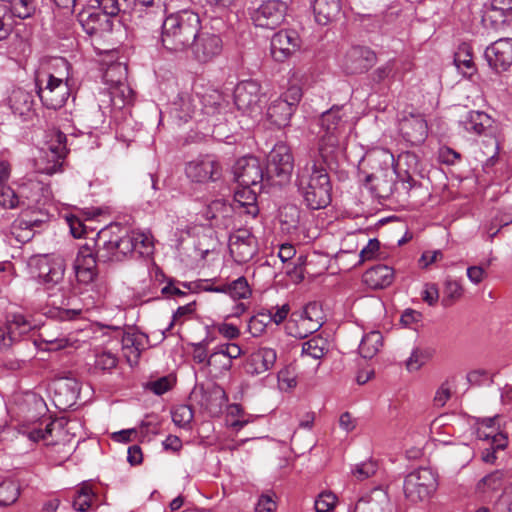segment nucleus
Masks as SVG:
<instances>
[{"label": "nucleus", "mask_w": 512, "mask_h": 512, "mask_svg": "<svg viewBox=\"0 0 512 512\" xmlns=\"http://www.w3.org/2000/svg\"><path fill=\"white\" fill-rule=\"evenodd\" d=\"M161 42L171 52L188 51L201 30L200 16L191 10H181L162 18Z\"/></svg>", "instance_id": "obj_1"}, {"label": "nucleus", "mask_w": 512, "mask_h": 512, "mask_svg": "<svg viewBox=\"0 0 512 512\" xmlns=\"http://www.w3.org/2000/svg\"><path fill=\"white\" fill-rule=\"evenodd\" d=\"M296 186L308 208L318 210L331 202L332 186L326 169L316 160L297 171Z\"/></svg>", "instance_id": "obj_2"}, {"label": "nucleus", "mask_w": 512, "mask_h": 512, "mask_svg": "<svg viewBox=\"0 0 512 512\" xmlns=\"http://www.w3.org/2000/svg\"><path fill=\"white\" fill-rule=\"evenodd\" d=\"M393 160V155L386 152L367 158L372 171L365 174L364 186L375 197L387 199L399 189L395 181L396 169L393 167Z\"/></svg>", "instance_id": "obj_3"}, {"label": "nucleus", "mask_w": 512, "mask_h": 512, "mask_svg": "<svg viewBox=\"0 0 512 512\" xmlns=\"http://www.w3.org/2000/svg\"><path fill=\"white\" fill-rule=\"evenodd\" d=\"M100 263L122 262L131 256V240L117 224L101 229L92 240Z\"/></svg>", "instance_id": "obj_4"}, {"label": "nucleus", "mask_w": 512, "mask_h": 512, "mask_svg": "<svg viewBox=\"0 0 512 512\" xmlns=\"http://www.w3.org/2000/svg\"><path fill=\"white\" fill-rule=\"evenodd\" d=\"M343 117V106H334L321 115L317 153L324 162L339 146L346 122Z\"/></svg>", "instance_id": "obj_5"}, {"label": "nucleus", "mask_w": 512, "mask_h": 512, "mask_svg": "<svg viewBox=\"0 0 512 512\" xmlns=\"http://www.w3.org/2000/svg\"><path fill=\"white\" fill-rule=\"evenodd\" d=\"M294 159L285 143H277L270 151L266 165V182L282 186L290 181Z\"/></svg>", "instance_id": "obj_6"}, {"label": "nucleus", "mask_w": 512, "mask_h": 512, "mask_svg": "<svg viewBox=\"0 0 512 512\" xmlns=\"http://www.w3.org/2000/svg\"><path fill=\"white\" fill-rule=\"evenodd\" d=\"M437 488V478L430 468H418L404 479L405 497L412 503L428 500Z\"/></svg>", "instance_id": "obj_7"}, {"label": "nucleus", "mask_w": 512, "mask_h": 512, "mask_svg": "<svg viewBox=\"0 0 512 512\" xmlns=\"http://www.w3.org/2000/svg\"><path fill=\"white\" fill-rule=\"evenodd\" d=\"M43 82L42 78H36L37 94L43 105L48 109H60L69 97L68 84L62 78H57L52 74L46 75L44 87L42 86Z\"/></svg>", "instance_id": "obj_8"}, {"label": "nucleus", "mask_w": 512, "mask_h": 512, "mask_svg": "<svg viewBox=\"0 0 512 512\" xmlns=\"http://www.w3.org/2000/svg\"><path fill=\"white\" fill-rule=\"evenodd\" d=\"M66 142V134L59 130L53 133L48 144V150L43 152L44 155L37 160L38 172L52 175L61 170L62 160L68 153Z\"/></svg>", "instance_id": "obj_9"}, {"label": "nucleus", "mask_w": 512, "mask_h": 512, "mask_svg": "<svg viewBox=\"0 0 512 512\" xmlns=\"http://www.w3.org/2000/svg\"><path fill=\"white\" fill-rule=\"evenodd\" d=\"M233 174L240 186L258 187V190H262L263 182L266 181V173L259 159L254 156L238 159L233 166Z\"/></svg>", "instance_id": "obj_10"}, {"label": "nucleus", "mask_w": 512, "mask_h": 512, "mask_svg": "<svg viewBox=\"0 0 512 512\" xmlns=\"http://www.w3.org/2000/svg\"><path fill=\"white\" fill-rule=\"evenodd\" d=\"M185 174L194 183L215 182L222 176V167L213 157L205 156L188 162Z\"/></svg>", "instance_id": "obj_11"}, {"label": "nucleus", "mask_w": 512, "mask_h": 512, "mask_svg": "<svg viewBox=\"0 0 512 512\" xmlns=\"http://www.w3.org/2000/svg\"><path fill=\"white\" fill-rule=\"evenodd\" d=\"M377 62L376 53L366 46H352L344 55L342 67L346 74L356 75L367 72Z\"/></svg>", "instance_id": "obj_12"}, {"label": "nucleus", "mask_w": 512, "mask_h": 512, "mask_svg": "<svg viewBox=\"0 0 512 512\" xmlns=\"http://www.w3.org/2000/svg\"><path fill=\"white\" fill-rule=\"evenodd\" d=\"M38 277L50 290L61 285L64 279L66 263L64 258L57 255H44L37 260Z\"/></svg>", "instance_id": "obj_13"}, {"label": "nucleus", "mask_w": 512, "mask_h": 512, "mask_svg": "<svg viewBox=\"0 0 512 512\" xmlns=\"http://www.w3.org/2000/svg\"><path fill=\"white\" fill-rule=\"evenodd\" d=\"M287 5L280 0H268L252 13V20L258 27L275 29L285 20Z\"/></svg>", "instance_id": "obj_14"}, {"label": "nucleus", "mask_w": 512, "mask_h": 512, "mask_svg": "<svg viewBox=\"0 0 512 512\" xmlns=\"http://www.w3.org/2000/svg\"><path fill=\"white\" fill-rule=\"evenodd\" d=\"M229 251L235 262H249L257 253V241L247 229H237L229 237Z\"/></svg>", "instance_id": "obj_15"}, {"label": "nucleus", "mask_w": 512, "mask_h": 512, "mask_svg": "<svg viewBox=\"0 0 512 512\" xmlns=\"http://www.w3.org/2000/svg\"><path fill=\"white\" fill-rule=\"evenodd\" d=\"M484 57L497 73L507 71L512 65V38H500L488 46Z\"/></svg>", "instance_id": "obj_16"}, {"label": "nucleus", "mask_w": 512, "mask_h": 512, "mask_svg": "<svg viewBox=\"0 0 512 512\" xmlns=\"http://www.w3.org/2000/svg\"><path fill=\"white\" fill-rule=\"evenodd\" d=\"M222 48L223 43L218 35L201 29L189 50L197 61L206 63L217 57Z\"/></svg>", "instance_id": "obj_17"}, {"label": "nucleus", "mask_w": 512, "mask_h": 512, "mask_svg": "<svg viewBox=\"0 0 512 512\" xmlns=\"http://www.w3.org/2000/svg\"><path fill=\"white\" fill-rule=\"evenodd\" d=\"M78 20L84 31L92 37L103 38L113 30V20L99 11L82 10Z\"/></svg>", "instance_id": "obj_18"}, {"label": "nucleus", "mask_w": 512, "mask_h": 512, "mask_svg": "<svg viewBox=\"0 0 512 512\" xmlns=\"http://www.w3.org/2000/svg\"><path fill=\"white\" fill-rule=\"evenodd\" d=\"M399 130L411 145L423 143L428 135L427 122L420 113L404 115L399 121Z\"/></svg>", "instance_id": "obj_19"}, {"label": "nucleus", "mask_w": 512, "mask_h": 512, "mask_svg": "<svg viewBox=\"0 0 512 512\" xmlns=\"http://www.w3.org/2000/svg\"><path fill=\"white\" fill-rule=\"evenodd\" d=\"M300 37L294 30H281L271 39V53L276 61H284L300 48Z\"/></svg>", "instance_id": "obj_20"}, {"label": "nucleus", "mask_w": 512, "mask_h": 512, "mask_svg": "<svg viewBox=\"0 0 512 512\" xmlns=\"http://www.w3.org/2000/svg\"><path fill=\"white\" fill-rule=\"evenodd\" d=\"M236 208L224 199H216L209 203L204 211V217L211 227L228 229L233 225Z\"/></svg>", "instance_id": "obj_21"}, {"label": "nucleus", "mask_w": 512, "mask_h": 512, "mask_svg": "<svg viewBox=\"0 0 512 512\" xmlns=\"http://www.w3.org/2000/svg\"><path fill=\"white\" fill-rule=\"evenodd\" d=\"M260 85L253 80L239 83L234 91V102L239 110L253 111L259 107Z\"/></svg>", "instance_id": "obj_22"}, {"label": "nucleus", "mask_w": 512, "mask_h": 512, "mask_svg": "<svg viewBox=\"0 0 512 512\" xmlns=\"http://www.w3.org/2000/svg\"><path fill=\"white\" fill-rule=\"evenodd\" d=\"M277 359L276 351L272 348H260L251 353L246 363V371L251 375H260L270 370Z\"/></svg>", "instance_id": "obj_23"}, {"label": "nucleus", "mask_w": 512, "mask_h": 512, "mask_svg": "<svg viewBox=\"0 0 512 512\" xmlns=\"http://www.w3.org/2000/svg\"><path fill=\"white\" fill-rule=\"evenodd\" d=\"M242 188L235 192L234 200L236 202V211L244 213L252 218H255L259 214V208L257 206V193L258 187L252 186H241Z\"/></svg>", "instance_id": "obj_24"}, {"label": "nucleus", "mask_w": 512, "mask_h": 512, "mask_svg": "<svg viewBox=\"0 0 512 512\" xmlns=\"http://www.w3.org/2000/svg\"><path fill=\"white\" fill-rule=\"evenodd\" d=\"M10 108L14 114L30 119L34 114V96L21 88L14 89L9 97Z\"/></svg>", "instance_id": "obj_25"}, {"label": "nucleus", "mask_w": 512, "mask_h": 512, "mask_svg": "<svg viewBox=\"0 0 512 512\" xmlns=\"http://www.w3.org/2000/svg\"><path fill=\"white\" fill-rule=\"evenodd\" d=\"M205 290L217 293H225L229 295L233 300L247 299L252 294V290L244 276L217 286L210 285L206 287Z\"/></svg>", "instance_id": "obj_26"}, {"label": "nucleus", "mask_w": 512, "mask_h": 512, "mask_svg": "<svg viewBox=\"0 0 512 512\" xmlns=\"http://www.w3.org/2000/svg\"><path fill=\"white\" fill-rule=\"evenodd\" d=\"M388 508V495L382 489H375L357 501L353 512H386Z\"/></svg>", "instance_id": "obj_27"}, {"label": "nucleus", "mask_w": 512, "mask_h": 512, "mask_svg": "<svg viewBox=\"0 0 512 512\" xmlns=\"http://www.w3.org/2000/svg\"><path fill=\"white\" fill-rule=\"evenodd\" d=\"M199 104L202 105L201 111L211 117L224 114L228 107V102L223 94L215 89L207 90L199 98Z\"/></svg>", "instance_id": "obj_28"}, {"label": "nucleus", "mask_w": 512, "mask_h": 512, "mask_svg": "<svg viewBox=\"0 0 512 512\" xmlns=\"http://www.w3.org/2000/svg\"><path fill=\"white\" fill-rule=\"evenodd\" d=\"M484 21H490L494 29H500L505 24L512 23V5L504 0H493L491 9L486 12Z\"/></svg>", "instance_id": "obj_29"}, {"label": "nucleus", "mask_w": 512, "mask_h": 512, "mask_svg": "<svg viewBox=\"0 0 512 512\" xmlns=\"http://www.w3.org/2000/svg\"><path fill=\"white\" fill-rule=\"evenodd\" d=\"M198 394L201 396L199 404L209 411L220 409L227 401L225 391L218 385H213L207 389L200 386L198 390L194 391L196 397Z\"/></svg>", "instance_id": "obj_30"}, {"label": "nucleus", "mask_w": 512, "mask_h": 512, "mask_svg": "<svg viewBox=\"0 0 512 512\" xmlns=\"http://www.w3.org/2000/svg\"><path fill=\"white\" fill-rule=\"evenodd\" d=\"M340 11V0H315L313 4L315 20L320 25H327L334 21Z\"/></svg>", "instance_id": "obj_31"}, {"label": "nucleus", "mask_w": 512, "mask_h": 512, "mask_svg": "<svg viewBox=\"0 0 512 512\" xmlns=\"http://www.w3.org/2000/svg\"><path fill=\"white\" fill-rule=\"evenodd\" d=\"M394 271L386 265H377L364 273L365 282L374 289H382L392 284Z\"/></svg>", "instance_id": "obj_32"}, {"label": "nucleus", "mask_w": 512, "mask_h": 512, "mask_svg": "<svg viewBox=\"0 0 512 512\" xmlns=\"http://www.w3.org/2000/svg\"><path fill=\"white\" fill-rule=\"evenodd\" d=\"M198 106V96L182 93L179 95L178 99L173 102V112L179 120L187 122L196 114Z\"/></svg>", "instance_id": "obj_33"}, {"label": "nucleus", "mask_w": 512, "mask_h": 512, "mask_svg": "<svg viewBox=\"0 0 512 512\" xmlns=\"http://www.w3.org/2000/svg\"><path fill=\"white\" fill-rule=\"evenodd\" d=\"M31 328V323L22 314H12L7 318L4 326L7 342L12 346L22 335L28 333Z\"/></svg>", "instance_id": "obj_34"}, {"label": "nucleus", "mask_w": 512, "mask_h": 512, "mask_svg": "<svg viewBox=\"0 0 512 512\" xmlns=\"http://www.w3.org/2000/svg\"><path fill=\"white\" fill-rule=\"evenodd\" d=\"M294 111L289 103L279 100L278 98L271 102L267 109V117L270 122L277 127H285L289 124Z\"/></svg>", "instance_id": "obj_35"}, {"label": "nucleus", "mask_w": 512, "mask_h": 512, "mask_svg": "<svg viewBox=\"0 0 512 512\" xmlns=\"http://www.w3.org/2000/svg\"><path fill=\"white\" fill-rule=\"evenodd\" d=\"M29 185L39 188L38 183L29 181V183H25L21 186L20 195H18L7 184L0 185V205L8 209H13L18 206H24L25 203L24 201L20 200V198L24 196L25 190L28 188Z\"/></svg>", "instance_id": "obj_36"}, {"label": "nucleus", "mask_w": 512, "mask_h": 512, "mask_svg": "<svg viewBox=\"0 0 512 512\" xmlns=\"http://www.w3.org/2000/svg\"><path fill=\"white\" fill-rule=\"evenodd\" d=\"M38 341L45 344L46 350L57 351L70 345L69 339L62 333H56L52 327L45 325L39 333Z\"/></svg>", "instance_id": "obj_37"}, {"label": "nucleus", "mask_w": 512, "mask_h": 512, "mask_svg": "<svg viewBox=\"0 0 512 512\" xmlns=\"http://www.w3.org/2000/svg\"><path fill=\"white\" fill-rule=\"evenodd\" d=\"M383 345V336L379 331L365 334L359 345V354L365 359H372Z\"/></svg>", "instance_id": "obj_38"}, {"label": "nucleus", "mask_w": 512, "mask_h": 512, "mask_svg": "<svg viewBox=\"0 0 512 512\" xmlns=\"http://www.w3.org/2000/svg\"><path fill=\"white\" fill-rule=\"evenodd\" d=\"M512 478L511 470H495L483 477L477 484L479 492L497 491L501 488L505 479Z\"/></svg>", "instance_id": "obj_39"}, {"label": "nucleus", "mask_w": 512, "mask_h": 512, "mask_svg": "<svg viewBox=\"0 0 512 512\" xmlns=\"http://www.w3.org/2000/svg\"><path fill=\"white\" fill-rule=\"evenodd\" d=\"M398 17V12L385 11L377 15L362 14L360 15L361 24L370 31L382 30L387 24L392 23Z\"/></svg>", "instance_id": "obj_40"}, {"label": "nucleus", "mask_w": 512, "mask_h": 512, "mask_svg": "<svg viewBox=\"0 0 512 512\" xmlns=\"http://www.w3.org/2000/svg\"><path fill=\"white\" fill-rule=\"evenodd\" d=\"M301 321L303 324H307V332L317 331L323 323L320 305L317 302L307 304L302 311Z\"/></svg>", "instance_id": "obj_41"}, {"label": "nucleus", "mask_w": 512, "mask_h": 512, "mask_svg": "<svg viewBox=\"0 0 512 512\" xmlns=\"http://www.w3.org/2000/svg\"><path fill=\"white\" fill-rule=\"evenodd\" d=\"M328 352L327 341L322 337H312L302 344V358L310 357L319 360Z\"/></svg>", "instance_id": "obj_42"}, {"label": "nucleus", "mask_w": 512, "mask_h": 512, "mask_svg": "<svg viewBox=\"0 0 512 512\" xmlns=\"http://www.w3.org/2000/svg\"><path fill=\"white\" fill-rule=\"evenodd\" d=\"M99 262L97 257V249L94 246V243L89 244L85 243L82 245L77 253L74 267L79 266H87V267H97V263Z\"/></svg>", "instance_id": "obj_43"}, {"label": "nucleus", "mask_w": 512, "mask_h": 512, "mask_svg": "<svg viewBox=\"0 0 512 512\" xmlns=\"http://www.w3.org/2000/svg\"><path fill=\"white\" fill-rule=\"evenodd\" d=\"M128 237L131 240V256L137 253L139 256L148 255L152 252V241L143 233L131 232L128 233Z\"/></svg>", "instance_id": "obj_44"}, {"label": "nucleus", "mask_w": 512, "mask_h": 512, "mask_svg": "<svg viewBox=\"0 0 512 512\" xmlns=\"http://www.w3.org/2000/svg\"><path fill=\"white\" fill-rule=\"evenodd\" d=\"M272 311L271 310H262L259 311L256 315L252 316L248 323V329L253 336H259L267 327L268 324L272 322Z\"/></svg>", "instance_id": "obj_45"}, {"label": "nucleus", "mask_w": 512, "mask_h": 512, "mask_svg": "<svg viewBox=\"0 0 512 512\" xmlns=\"http://www.w3.org/2000/svg\"><path fill=\"white\" fill-rule=\"evenodd\" d=\"M20 495V486L12 480L0 483V506H9L15 503Z\"/></svg>", "instance_id": "obj_46"}, {"label": "nucleus", "mask_w": 512, "mask_h": 512, "mask_svg": "<svg viewBox=\"0 0 512 512\" xmlns=\"http://www.w3.org/2000/svg\"><path fill=\"white\" fill-rule=\"evenodd\" d=\"M131 5L133 4L136 8L138 6L145 7L149 9L146 12V15L153 14L158 18L157 22L159 23L164 17L167 11V2L168 0H130Z\"/></svg>", "instance_id": "obj_47"}, {"label": "nucleus", "mask_w": 512, "mask_h": 512, "mask_svg": "<svg viewBox=\"0 0 512 512\" xmlns=\"http://www.w3.org/2000/svg\"><path fill=\"white\" fill-rule=\"evenodd\" d=\"M98 3L99 8L102 10L101 12L107 14L109 18L117 16L120 12L125 13L127 10L131 8L130 0H122L119 2L118 0H95Z\"/></svg>", "instance_id": "obj_48"}, {"label": "nucleus", "mask_w": 512, "mask_h": 512, "mask_svg": "<svg viewBox=\"0 0 512 512\" xmlns=\"http://www.w3.org/2000/svg\"><path fill=\"white\" fill-rule=\"evenodd\" d=\"M487 118L488 116L484 112L469 111L463 124L467 131L480 135L485 130L484 120Z\"/></svg>", "instance_id": "obj_49"}, {"label": "nucleus", "mask_w": 512, "mask_h": 512, "mask_svg": "<svg viewBox=\"0 0 512 512\" xmlns=\"http://www.w3.org/2000/svg\"><path fill=\"white\" fill-rule=\"evenodd\" d=\"M110 94L111 101L114 106L125 105L132 101V90L120 79L116 81V84L112 87Z\"/></svg>", "instance_id": "obj_50"}, {"label": "nucleus", "mask_w": 512, "mask_h": 512, "mask_svg": "<svg viewBox=\"0 0 512 512\" xmlns=\"http://www.w3.org/2000/svg\"><path fill=\"white\" fill-rule=\"evenodd\" d=\"M443 294L442 304L444 306H450L462 296V285L456 280L447 279L445 281Z\"/></svg>", "instance_id": "obj_51"}, {"label": "nucleus", "mask_w": 512, "mask_h": 512, "mask_svg": "<svg viewBox=\"0 0 512 512\" xmlns=\"http://www.w3.org/2000/svg\"><path fill=\"white\" fill-rule=\"evenodd\" d=\"M76 494L73 500L74 509L79 512H86L91 507L95 494L88 486L81 487Z\"/></svg>", "instance_id": "obj_52"}, {"label": "nucleus", "mask_w": 512, "mask_h": 512, "mask_svg": "<svg viewBox=\"0 0 512 512\" xmlns=\"http://www.w3.org/2000/svg\"><path fill=\"white\" fill-rule=\"evenodd\" d=\"M454 62L465 76L471 77L476 70L472 55L467 49H460L455 54Z\"/></svg>", "instance_id": "obj_53"}, {"label": "nucleus", "mask_w": 512, "mask_h": 512, "mask_svg": "<svg viewBox=\"0 0 512 512\" xmlns=\"http://www.w3.org/2000/svg\"><path fill=\"white\" fill-rule=\"evenodd\" d=\"M194 417L193 410L188 405H179L172 411V420L178 427H188Z\"/></svg>", "instance_id": "obj_54"}, {"label": "nucleus", "mask_w": 512, "mask_h": 512, "mask_svg": "<svg viewBox=\"0 0 512 512\" xmlns=\"http://www.w3.org/2000/svg\"><path fill=\"white\" fill-rule=\"evenodd\" d=\"M395 61L389 60L385 64L376 68L370 75L371 80L374 83H382L385 80L393 78L395 75Z\"/></svg>", "instance_id": "obj_55"}, {"label": "nucleus", "mask_w": 512, "mask_h": 512, "mask_svg": "<svg viewBox=\"0 0 512 512\" xmlns=\"http://www.w3.org/2000/svg\"><path fill=\"white\" fill-rule=\"evenodd\" d=\"M26 223L20 219L16 220L11 226V235L19 243L30 241L34 237V231L29 229Z\"/></svg>", "instance_id": "obj_56"}, {"label": "nucleus", "mask_w": 512, "mask_h": 512, "mask_svg": "<svg viewBox=\"0 0 512 512\" xmlns=\"http://www.w3.org/2000/svg\"><path fill=\"white\" fill-rule=\"evenodd\" d=\"M337 503V496L331 491H325L319 494L315 500L316 512H331Z\"/></svg>", "instance_id": "obj_57"}, {"label": "nucleus", "mask_w": 512, "mask_h": 512, "mask_svg": "<svg viewBox=\"0 0 512 512\" xmlns=\"http://www.w3.org/2000/svg\"><path fill=\"white\" fill-rule=\"evenodd\" d=\"M477 435L480 439H491V445L494 451L503 450L508 445V437L502 432L493 434V431L487 433L481 429H478Z\"/></svg>", "instance_id": "obj_58"}, {"label": "nucleus", "mask_w": 512, "mask_h": 512, "mask_svg": "<svg viewBox=\"0 0 512 512\" xmlns=\"http://www.w3.org/2000/svg\"><path fill=\"white\" fill-rule=\"evenodd\" d=\"M431 357V353L428 350H423L420 348H415L411 356L408 358L406 362L407 369L412 370H418L420 367H422L426 361Z\"/></svg>", "instance_id": "obj_59"}, {"label": "nucleus", "mask_w": 512, "mask_h": 512, "mask_svg": "<svg viewBox=\"0 0 512 512\" xmlns=\"http://www.w3.org/2000/svg\"><path fill=\"white\" fill-rule=\"evenodd\" d=\"M12 29L13 24L9 8L5 4H0V41L6 39Z\"/></svg>", "instance_id": "obj_60"}, {"label": "nucleus", "mask_w": 512, "mask_h": 512, "mask_svg": "<svg viewBox=\"0 0 512 512\" xmlns=\"http://www.w3.org/2000/svg\"><path fill=\"white\" fill-rule=\"evenodd\" d=\"M74 270L79 283L92 284L98 277L97 267L79 266L74 267Z\"/></svg>", "instance_id": "obj_61"}, {"label": "nucleus", "mask_w": 512, "mask_h": 512, "mask_svg": "<svg viewBox=\"0 0 512 512\" xmlns=\"http://www.w3.org/2000/svg\"><path fill=\"white\" fill-rule=\"evenodd\" d=\"M377 471V464L374 461H366L355 466L352 474L357 480L363 481L373 476Z\"/></svg>", "instance_id": "obj_62"}, {"label": "nucleus", "mask_w": 512, "mask_h": 512, "mask_svg": "<svg viewBox=\"0 0 512 512\" xmlns=\"http://www.w3.org/2000/svg\"><path fill=\"white\" fill-rule=\"evenodd\" d=\"M208 366H213L222 373L231 368L232 361L222 353H211L208 360Z\"/></svg>", "instance_id": "obj_63"}, {"label": "nucleus", "mask_w": 512, "mask_h": 512, "mask_svg": "<svg viewBox=\"0 0 512 512\" xmlns=\"http://www.w3.org/2000/svg\"><path fill=\"white\" fill-rule=\"evenodd\" d=\"M302 97V90L299 86L293 85L287 89V91L281 95L278 99L289 103V106L295 111L298 103Z\"/></svg>", "instance_id": "obj_64"}]
</instances>
